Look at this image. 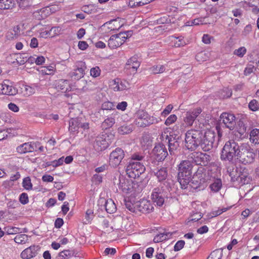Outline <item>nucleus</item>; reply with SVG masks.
I'll list each match as a JSON object with an SVG mask.
<instances>
[{
    "label": "nucleus",
    "instance_id": "obj_23",
    "mask_svg": "<svg viewBox=\"0 0 259 259\" xmlns=\"http://www.w3.org/2000/svg\"><path fill=\"white\" fill-rule=\"evenodd\" d=\"M2 94L8 96H14L18 93V90L12 85L9 80H5L2 83Z\"/></svg>",
    "mask_w": 259,
    "mask_h": 259
},
{
    "label": "nucleus",
    "instance_id": "obj_20",
    "mask_svg": "<svg viewBox=\"0 0 259 259\" xmlns=\"http://www.w3.org/2000/svg\"><path fill=\"white\" fill-rule=\"evenodd\" d=\"M109 146V143L105 135L97 136L93 143L94 149L97 152L105 150Z\"/></svg>",
    "mask_w": 259,
    "mask_h": 259
},
{
    "label": "nucleus",
    "instance_id": "obj_14",
    "mask_svg": "<svg viewBox=\"0 0 259 259\" xmlns=\"http://www.w3.org/2000/svg\"><path fill=\"white\" fill-rule=\"evenodd\" d=\"M167 155V149L162 143L156 145L152 151V156L158 161L164 160Z\"/></svg>",
    "mask_w": 259,
    "mask_h": 259
},
{
    "label": "nucleus",
    "instance_id": "obj_53",
    "mask_svg": "<svg viewBox=\"0 0 259 259\" xmlns=\"http://www.w3.org/2000/svg\"><path fill=\"white\" fill-rule=\"evenodd\" d=\"M177 119V117L175 114H171L165 121L164 124L167 125H170L174 123Z\"/></svg>",
    "mask_w": 259,
    "mask_h": 259
},
{
    "label": "nucleus",
    "instance_id": "obj_4",
    "mask_svg": "<svg viewBox=\"0 0 259 259\" xmlns=\"http://www.w3.org/2000/svg\"><path fill=\"white\" fill-rule=\"evenodd\" d=\"M255 156L253 149L248 144H242L237 158L242 164H248L253 162Z\"/></svg>",
    "mask_w": 259,
    "mask_h": 259
},
{
    "label": "nucleus",
    "instance_id": "obj_64",
    "mask_svg": "<svg viewBox=\"0 0 259 259\" xmlns=\"http://www.w3.org/2000/svg\"><path fill=\"white\" fill-rule=\"evenodd\" d=\"M35 151L38 152H42L44 151L45 148L42 146L40 142H35L34 143Z\"/></svg>",
    "mask_w": 259,
    "mask_h": 259
},
{
    "label": "nucleus",
    "instance_id": "obj_59",
    "mask_svg": "<svg viewBox=\"0 0 259 259\" xmlns=\"http://www.w3.org/2000/svg\"><path fill=\"white\" fill-rule=\"evenodd\" d=\"M213 38V37L211 36L210 35L204 34L202 36V41L204 44L208 45L211 43V41Z\"/></svg>",
    "mask_w": 259,
    "mask_h": 259
},
{
    "label": "nucleus",
    "instance_id": "obj_19",
    "mask_svg": "<svg viewBox=\"0 0 259 259\" xmlns=\"http://www.w3.org/2000/svg\"><path fill=\"white\" fill-rule=\"evenodd\" d=\"M136 206L137 208V212H140L143 213H149L154 209L151 202L145 199L136 202Z\"/></svg>",
    "mask_w": 259,
    "mask_h": 259
},
{
    "label": "nucleus",
    "instance_id": "obj_32",
    "mask_svg": "<svg viewBox=\"0 0 259 259\" xmlns=\"http://www.w3.org/2000/svg\"><path fill=\"white\" fill-rule=\"evenodd\" d=\"M20 35V27L19 26H15L13 30H11L7 33L6 36L8 39H16Z\"/></svg>",
    "mask_w": 259,
    "mask_h": 259
},
{
    "label": "nucleus",
    "instance_id": "obj_56",
    "mask_svg": "<svg viewBox=\"0 0 259 259\" xmlns=\"http://www.w3.org/2000/svg\"><path fill=\"white\" fill-rule=\"evenodd\" d=\"M222 256V253L217 250L213 251L207 259H220Z\"/></svg>",
    "mask_w": 259,
    "mask_h": 259
},
{
    "label": "nucleus",
    "instance_id": "obj_47",
    "mask_svg": "<svg viewBox=\"0 0 259 259\" xmlns=\"http://www.w3.org/2000/svg\"><path fill=\"white\" fill-rule=\"evenodd\" d=\"M125 205L126 208L131 212L137 213V208L136 206V202L133 203L130 201L125 200Z\"/></svg>",
    "mask_w": 259,
    "mask_h": 259
},
{
    "label": "nucleus",
    "instance_id": "obj_2",
    "mask_svg": "<svg viewBox=\"0 0 259 259\" xmlns=\"http://www.w3.org/2000/svg\"><path fill=\"white\" fill-rule=\"evenodd\" d=\"M241 149V145L233 140L227 141L223 148L221 158L223 160L232 161L238 156V153Z\"/></svg>",
    "mask_w": 259,
    "mask_h": 259
},
{
    "label": "nucleus",
    "instance_id": "obj_30",
    "mask_svg": "<svg viewBox=\"0 0 259 259\" xmlns=\"http://www.w3.org/2000/svg\"><path fill=\"white\" fill-rule=\"evenodd\" d=\"M117 112L116 111H114V112L112 113L111 117L105 119L102 123V127L105 129L112 127L115 123L114 117L115 115H117Z\"/></svg>",
    "mask_w": 259,
    "mask_h": 259
},
{
    "label": "nucleus",
    "instance_id": "obj_62",
    "mask_svg": "<svg viewBox=\"0 0 259 259\" xmlns=\"http://www.w3.org/2000/svg\"><path fill=\"white\" fill-rule=\"evenodd\" d=\"M20 202L23 204H25L28 202V195L25 193H22L19 197Z\"/></svg>",
    "mask_w": 259,
    "mask_h": 259
},
{
    "label": "nucleus",
    "instance_id": "obj_55",
    "mask_svg": "<svg viewBox=\"0 0 259 259\" xmlns=\"http://www.w3.org/2000/svg\"><path fill=\"white\" fill-rule=\"evenodd\" d=\"M185 243L184 240H179L178 241L174 246V250L175 251H178L182 249L185 245Z\"/></svg>",
    "mask_w": 259,
    "mask_h": 259
},
{
    "label": "nucleus",
    "instance_id": "obj_7",
    "mask_svg": "<svg viewBox=\"0 0 259 259\" xmlns=\"http://www.w3.org/2000/svg\"><path fill=\"white\" fill-rule=\"evenodd\" d=\"M158 122L157 118L150 116L144 110H139L136 113L135 123L139 127H145Z\"/></svg>",
    "mask_w": 259,
    "mask_h": 259
},
{
    "label": "nucleus",
    "instance_id": "obj_60",
    "mask_svg": "<svg viewBox=\"0 0 259 259\" xmlns=\"http://www.w3.org/2000/svg\"><path fill=\"white\" fill-rule=\"evenodd\" d=\"M64 162V157L60 158L57 160H54L52 162V164H48V165H53V167H56L60 165H61Z\"/></svg>",
    "mask_w": 259,
    "mask_h": 259
},
{
    "label": "nucleus",
    "instance_id": "obj_44",
    "mask_svg": "<svg viewBox=\"0 0 259 259\" xmlns=\"http://www.w3.org/2000/svg\"><path fill=\"white\" fill-rule=\"evenodd\" d=\"M164 66H152L149 68V71L153 74L161 73L164 71Z\"/></svg>",
    "mask_w": 259,
    "mask_h": 259
},
{
    "label": "nucleus",
    "instance_id": "obj_42",
    "mask_svg": "<svg viewBox=\"0 0 259 259\" xmlns=\"http://www.w3.org/2000/svg\"><path fill=\"white\" fill-rule=\"evenodd\" d=\"M142 63V58L137 55L131 57L127 61L126 65H133L138 64L140 65Z\"/></svg>",
    "mask_w": 259,
    "mask_h": 259
},
{
    "label": "nucleus",
    "instance_id": "obj_45",
    "mask_svg": "<svg viewBox=\"0 0 259 259\" xmlns=\"http://www.w3.org/2000/svg\"><path fill=\"white\" fill-rule=\"evenodd\" d=\"M20 8L25 9L31 6V0H16Z\"/></svg>",
    "mask_w": 259,
    "mask_h": 259
},
{
    "label": "nucleus",
    "instance_id": "obj_37",
    "mask_svg": "<svg viewBox=\"0 0 259 259\" xmlns=\"http://www.w3.org/2000/svg\"><path fill=\"white\" fill-rule=\"evenodd\" d=\"M68 85L69 81L66 79L59 80L56 83L57 89L63 92L67 91Z\"/></svg>",
    "mask_w": 259,
    "mask_h": 259
},
{
    "label": "nucleus",
    "instance_id": "obj_24",
    "mask_svg": "<svg viewBox=\"0 0 259 259\" xmlns=\"http://www.w3.org/2000/svg\"><path fill=\"white\" fill-rule=\"evenodd\" d=\"M179 138H176V136L173 135L166 136V140H167L168 144V149L170 154L171 155L174 153L179 146Z\"/></svg>",
    "mask_w": 259,
    "mask_h": 259
},
{
    "label": "nucleus",
    "instance_id": "obj_5",
    "mask_svg": "<svg viewBox=\"0 0 259 259\" xmlns=\"http://www.w3.org/2000/svg\"><path fill=\"white\" fill-rule=\"evenodd\" d=\"M165 183L160 184L158 186L154 188L151 191V199L158 206H161L164 204L165 199L167 197V192L163 187Z\"/></svg>",
    "mask_w": 259,
    "mask_h": 259
},
{
    "label": "nucleus",
    "instance_id": "obj_39",
    "mask_svg": "<svg viewBox=\"0 0 259 259\" xmlns=\"http://www.w3.org/2000/svg\"><path fill=\"white\" fill-rule=\"evenodd\" d=\"M178 181L181 184L182 188L183 189H186L187 188V185L189 184L190 182V180L191 179V177L190 176H186L184 177H179L178 176Z\"/></svg>",
    "mask_w": 259,
    "mask_h": 259
},
{
    "label": "nucleus",
    "instance_id": "obj_9",
    "mask_svg": "<svg viewBox=\"0 0 259 259\" xmlns=\"http://www.w3.org/2000/svg\"><path fill=\"white\" fill-rule=\"evenodd\" d=\"M227 171L231 177L232 182H236L238 184L244 185L247 184L249 180V178L245 174L241 173L237 171V168L234 165L228 166Z\"/></svg>",
    "mask_w": 259,
    "mask_h": 259
},
{
    "label": "nucleus",
    "instance_id": "obj_63",
    "mask_svg": "<svg viewBox=\"0 0 259 259\" xmlns=\"http://www.w3.org/2000/svg\"><path fill=\"white\" fill-rule=\"evenodd\" d=\"M26 237L25 235L19 234L17 235L15 238V241L18 243H24L25 238Z\"/></svg>",
    "mask_w": 259,
    "mask_h": 259
},
{
    "label": "nucleus",
    "instance_id": "obj_40",
    "mask_svg": "<svg viewBox=\"0 0 259 259\" xmlns=\"http://www.w3.org/2000/svg\"><path fill=\"white\" fill-rule=\"evenodd\" d=\"M21 256L23 259H29L32 257V246L24 250L21 253Z\"/></svg>",
    "mask_w": 259,
    "mask_h": 259
},
{
    "label": "nucleus",
    "instance_id": "obj_57",
    "mask_svg": "<svg viewBox=\"0 0 259 259\" xmlns=\"http://www.w3.org/2000/svg\"><path fill=\"white\" fill-rule=\"evenodd\" d=\"M68 256H70V252L69 250H65L60 252L58 255V259H66Z\"/></svg>",
    "mask_w": 259,
    "mask_h": 259
},
{
    "label": "nucleus",
    "instance_id": "obj_10",
    "mask_svg": "<svg viewBox=\"0 0 259 259\" xmlns=\"http://www.w3.org/2000/svg\"><path fill=\"white\" fill-rule=\"evenodd\" d=\"M215 134L213 131L208 130L203 134V136L200 141V146L204 151H208L212 147L214 142Z\"/></svg>",
    "mask_w": 259,
    "mask_h": 259
},
{
    "label": "nucleus",
    "instance_id": "obj_27",
    "mask_svg": "<svg viewBox=\"0 0 259 259\" xmlns=\"http://www.w3.org/2000/svg\"><path fill=\"white\" fill-rule=\"evenodd\" d=\"M42 75H53L55 71V66H40L36 68Z\"/></svg>",
    "mask_w": 259,
    "mask_h": 259
},
{
    "label": "nucleus",
    "instance_id": "obj_61",
    "mask_svg": "<svg viewBox=\"0 0 259 259\" xmlns=\"http://www.w3.org/2000/svg\"><path fill=\"white\" fill-rule=\"evenodd\" d=\"M93 216V211L92 210L88 209L85 215V223H89L92 219Z\"/></svg>",
    "mask_w": 259,
    "mask_h": 259
},
{
    "label": "nucleus",
    "instance_id": "obj_21",
    "mask_svg": "<svg viewBox=\"0 0 259 259\" xmlns=\"http://www.w3.org/2000/svg\"><path fill=\"white\" fill-rule=\"evenodd\" d=\"M200 108H197L187 112L184 117V121L187 126H192L197 117L201 113Z\"/></svg>",
    "mask_w": 259,
    "mask_h": 259
},
{
    "label": "nucleus",
    "instance_id": "obj_17",
    "mask_svg": "<svg viewBox=\"0 0 259 259\" xmlns=\"http://www.w3.org/2000/svg\"><path fill=\"white\" fill-rule=\"evenodd\" d=\"M220 121L230 130H233L236 125V117L234 114L230 113H223L220 116Z\"/></svg>",
    "mask_w": 259,
    "mask_h": 259
},
{
    "label": "nucleus",
    "instance_id": "obj_6",
    "mask_svg": "<svg viewBox=\"0 0 259 259\" xmlns=\"http://www.w3.org/2000/svg\"><path fill=\"white\" fill-rule=\"evenodd\" d=\"M132 35V31H127L112 35L108 40V46L111 49H116L121 46L126 39L131 37Z\"/></svg>",
    "mask_w": 259,
    "mask_h": 259
},
{
    "label": "nucleus",
    "instance_id": "obj_3",
    "mask_svg": "<svg viewBox=\"0 0 259 259\" xmlns=\"http://www.w3.org/2000/svg\"><path fill=\"white\" fill-rule=\"evenodd\" d=\"M203 133L199 130H191L185 134V146L191 150H194L199 145Z\"/></svg>",
    "mask_w": 259,
    "mask_h": 259
},
{
    "label": "nucleus",
    "instance_id": "obj_13",
    "mask_svg": "<svg viewBox=\"0 0 259 259\" xmlns=\"http://www.w3.org/2000/svg\"><path fill=\"white\" fill-rule=\"evenodd\" d=\"M124 157V152L123 150L120 148H116L110 154L109 165L113 167H116L120 164Z\"/></svg>",
    "mask_w": 259,
    "mask_h": 259
},
{
    "label": "nucleus",
    "instance_id": "obj_26",
    "mask_svg": "<svg viewBox=\"0 0 259 259\" xmlns=\"http://www.w3.org/2000/svg\"><path fill=\"white\" fill-rule=\"evenodd\" d=\"M85 68V66H83V67H78L74 69L72 72L70 73L71 77L75 80H78L83 77L84 75Z\"/></svg>",
    "mask_w": 259,
    "mask_h": 259
},
{
    "label": "nucleus",
    "instance_id": "obj_31",
    "mask_svg": "<svg viewBox=\"0 0 259 259\" xmlns=\"http://www.w3.org/2000/svg\"><path fill=\"white\" fill-rule=\"evenodd\" d=\"M105 201L104 207L106 211L109 213H113L116 210V206L111 199H109L107 200H103Z\"/></svg>",
    "mask_w": 259,
    "mask_h": 259
},
{
    "label": "nucleus",
    "instance_id": "obj_36",
    "mask_svg": "<svg viewBox=\"0 0 259 259\" xmlns=\"http://www.w3.org/2000/svg\"><path fill=\"white\" fill-rule=\"evenodd\" d=\"M250 141L255 144H259V129L254 128L251 131Z\"/></svg>",
    "mask_w": 259,
    "mask_h": 259
},
{
    "label": "nucleus",
    "instance_id": "obj_22",
    "mask_svg": "<svg viewBox=\"0 0 259 259\" xmlns=\"http://www.w3.org/2000/svg\"><path fill=\"white\" fill-rule=\"evenodd\" d=\"M209 179L208 175L206 174V169L204 167L200 166L198 168L197 170L194 174L192 180L198 182L199 180V184L204 183Z\"/></svg>",
    "mask_w": 259,
    "mask_h": 259
},
{
    "label": "nucleus",
    "instance_id": "obj_43",
    "mask_svg": "<svg viewBox=\"0 0 259 259\" xmlns=\"http://www.w3.org/2000/svg\"><path fill=\"white\" fill-rule=\"evenodd\" d=\"M132 128L131 125H123L119 127L118 129V133L121 135L127 134L132 132Z\"/></svg>",
    "mask_w": 259,
    "mask_h": 259
},
{
    "label": "nucleus",
    "instance_id": "obj_41",
    "mask_svg": "<svg viewBox=\"0 0 259 259\" xmlns=\"http://www.w3.org/2000/svg\"><path fill=\"white\" fill-rule=\"evenodd\" d=\"M222 187V181L221 179L216 180L212 184L210 185L209 188L214 192H218Z\"/></svg>",
    "mask_w": 259,
    "mask_h": 259
},
{
    "label": "nucleus",
    "instance_id": "obj_28",
    "mask_svg": "<svg viewBox=\"0 0 259 259\" xmlns=\"http://www.w3.org/2000/svg\"><path fill=\"white\" fill-rule=\"evenodd\" d=\"M154 173L159 182L165 180L167 177V170L166 167H161L159 169H156L154 171Z\"/></svg>",
    "mask_w": 259,
    "mask_h": 259
},
{
    "label": "nucleus",
    "instance_id": "obj_54",
    "mask_svg": "<svg viewBox=\"0 0 259 259\" xmlns=\"http://www.w3.org/2000/svg\"><path fill=\"white\" fill-rule=\"evenodd\" d=\"M229 208L228 207H223L222 208H219L217 210H213L211 212V217H214L219 215L221 214L223 212L226 211Z\"/></svg>",
    "mask_w": 259,
    "mask_h": 259
},
{
    "label": "nucleus",
    "instance_id": "obj_16",
    "mask_svg": "<svg viewBox=\"0 0 259 259\" xmlns=\"http://www.w3.org/2000/svg\"><path fill=\"white\" fill-rule=\"evenodd\" d=\"M193 167V164L190 161L188 160H183L179 165L178 177H192Z\"/></svg>",
    "mask_w": 259,
    "mask_h": 259
},
{
    "label": "nucleus",
    "instance_id": "obj_52",
    "mask_svg": "<svg viewBox=\"0 0 259 259\" xmlns=\"http://www.w3.org/2000/svg\"><path fill=\"white\" fill-rule=\"evenodd\" d=\"M145 156L143 154L138 153H135L131 156V159L130 161H142L144 158Z\"/></svg>",
    "mask_w": 259,
    "mask_h": 259
},
{
    "label": "nucleus",
    "instance_id": "obj_34",
    "mask_svg": "<svg viewBox=\"0 0 259 259\" xmlns=\"http://www.w3.org/2000/svg\"><path fill=\"white\" fill-rule=\"evenodd\" d=\"M32 146L31 143H25L17 148V151L20 153H25L32 152Z\"/></svg>",
    "mask_w": 259,
    "mask_h": 259
},
{
    "label": "nucleus",
    "instance_id": "obj_51",
    "mask_svg": "<svg viewBox=\"0 0 259 259\" xmlns=\"http://www.w3.org/2000/svg\"><path fill=\"white\" fill-rule=\"evenodd\" d=\"M91 75L94 77H97L100 76L101 74V69L100 68L96 66L95 67H93L90 70Z\"/></svg>",
    "mask_w": 259,
    "mask_h": 259
},
{
    "label": "nucleus",
    "instance_id": "obj_18",
    "mask_svg": "<svg viewBox=\"0 0 259 259\" xmlns=\"http://www.w3.org/2000/svg\"><path fill=\"white\" fill-rule=\"evenodd\" d=\"M114 92H120L130 88V83L125 80L116 78L110 82V85Z\"/></svg>",
    "mask_w": 259,
    "mask_h": 259
},
{
    "label": "nucleus",
    "instance_id": "obj_15",
    "mask_svg": "<svg viewBox=\"0 0 259 259\" xmlns=\"http://www.w3.org/2000/svg\"><path fill=\"white\" fill-rule=\"evenodd\" d=\"M122 25L123 23L119 19H113L105 23L102 26V30L105 33H108L119 30Z\"/></svg>",
    "mask_w": 259,
    "mask_h": 259
},
{
    "label": "nucleus",
    "instance_id": "obj_50",
    "mask_svg": "<svg viewBox=\"0 0 259 259\" xmlns=\"http://www.w3.org/2000/svg\"><path fill=\"white\" fill-rule=\"evenodd\" d=\"M22 184L23 187L27 190L31 189L32 188L31 179L29 177L25 178L23 180Z\"/></svg>",
    "mask_w": 259,
    "mask_h": 259
},
{
    "label": "nucleus",
    "instance_id": "obj_1",
    "mask_svg": "<svg viewBox=\"0 0 259 259\" xmlns=\"http://www.w3.org/2000/svg\"><path fill=\"white\" fill-rule=\"evenodd\" d=\"M113 183L115 185H118L117 191L125 194H131V195H135L142 190L138 183H134L131 180L126 179L121 175L119 176L118 179H115Z\"/></svg>",
    "mask_w": 259,
    "mask_h": 259
},
{
    "label": "nucleus",
    "instance_id": "obj_8",
    "mask_svg": "<svg viewBox=\"0 0 259 259\" xmlns=\"http://www.w3.org/2000/svg\"><path fill=\"white\" fill-rule=\"evenodd\" d=\"M145 170V166L139 161H130L126 168V172L128 176L134 179L139 177L144 173Z\"/></svg>",
    "mask_w": 259,
    "mask_h": 259
},
{
    "label": "nucleus",
    "instance_id": "obj_29",
    "mask_svg": "<svg viewBox=\"0 0 259 259\" xmlns=\"http://www.w3.org/2000/svg\"><path fill=\"white\" fill-rule=\"evenodd\" d=\"M206 17H200L192 20L188 21L185 23V26H191L193 25H204L209 23L206 20Z\"/></svg>",
    "mask_w": 259,
    "mask_h": 259
},
{
    "label": "nucleus",
    "instance_id": "obj_38",
    "mask_svg": "<svg viewBox=\"0 0 259 259\" xmlns=\"http://www.w3.org/2000/svg\"><path fill=\"white\" fill-rule=\"evenodd\" d=\"M171 234L170 233H160L154 237L153 241L155 243H158L166 240L170 236Z\"/></svg>",
    "mask_w": 259,
    "mask_h": 259
},
{
    "label": "nucleus",
    "instance_id": "obj_35",
    "mask_svg": "<svg viewBox=\"0 0 259 259\" xmlns=\"http://www.w3.org/2000/svg\"><path fill=\"white\" fill-rule=\"evenodd\" d=\"M51 10L52 9L50 7L41 9L38 12L36 13V14H38L39 16L37 17L38 19H44L46 18L52 13Z\"/></svg>",
    "mask_w": 259,
    "mask_h": 259
},
{
    "label": "nucleus",
    "instance_id": "obj_46",
    "mask_svg": "<svg viewBox=\"0 0 259 259\" xmlns=\"http://www.w3.org/2000/svg\"><path fill=\"white\" fill-rule=\"evenodd\" d=\"M249 109L252 111H256L259 109V103L257 101L253 99L248 104Z\"/></svg>",
    "mask_w": 259,
    "mask_h": 259
},
{
    "label": "nucleus",
    "instance_id": "obj_25",
    "mask_svg": "<svg viewBox=\"0 0 259 259\" xmlns=\"http://www.w3.org/2000/svg\"><path fill=\"white\" fill-rule=\"evenodd\" d=\"M168 40L170 45L175 48L181 47L186 45L184 37L182 36L178 37L170 36L168 37Z\"/></svg>",
    "mask_w": 259,
    "mask_h": 259
},
{
    "label": "nucleus",
    "instance_id": "obj_49",
    "mask_svg": "<svg viewBox=\"0 0 259 259\" xmlns=\"http://www.w3.org/2000/svg\"><path fill=\"white\" fill-rule=\"evenodd\" d=\"M114 105L112 102L107 101L104 102L101 106L102 110H112L114 108Z\"/></svg>",
    "mask_w": 259,
    "mask_h": 259
},
{
    "label": "nucleus",
    "instance_id": "obj_48",
    "mask_svg": "<svg viewBox=\"0 0 259 259\" xmlns=\"http://www.w3.org/2000/svg\"><path fill=\"white\" fill-rule=\"evenodd\" d=\"M247 50L244 47H241L234 51V54L238 57H242L246 53Z\"/></svg>",
    "mask_w": 259,
    "mask_h": 259
},
{
    "label": "nucleus",
    "instance_id": "obj_33",
    "mask_svg": "<svg viewBox=\"0 0 259 259\" xmlns=\"http://www.w3.org/2000/svg\"><path fill=\"white\" fill-rule=\"evenodd\" d=\"M15 5L14 0H0V9L8 10L12 9Z\"/></svg>",
    "mask_w": 259,
    "mask_h": 259
},
{
    "label": "nucleus",
    "instance_id": "obj_12",
    "mask_svg": "<svg viewBox=\"0 0 259 259\" xmlns=\"http://www.w3.org/2000/svg\"><path fill=\"white\" fill-rule=\"evenodd\" d=\"M80 128L83 130L89 129V123L81 122V119L79 118H71L69 121L68 130L69 132L72 134L78 133Z\"/></svg>",
    "mask_w": 259,
    "mask_h": 259
},
{
    "label": "nucleus",
    "instance_id": "obj_58",
    "mask_svg": "<svg viewBox=\"0 0 259 259\" xmlns=\"http://www.w3.org/2000/svg\"><path fill=\"white\" fill-rule=\"evenodd\" d=\"M172 108H173V106L171 104H169L165 107V108L161 112V115L162 117H165L166 116H167L170 113Z\"/></svg>",
    "mask_w": 259,
    "mask_h": 259
},
{
    "label": "nucleus",
    "instance_id": "obj_11",
    "mask_svg": "<svg viewBox=\"0 0 259 259\" xmlns=\"http://www.w3.org/2000/svg\"><path fill=\"white\" fill-rule=\"evenodd\" d=\"M189 159L197 165H207L211 159V157L208 154L200 152H194L189 155Z\"/></svg>",
    "mask_w": 259,
    "mask_h": 259
}]
</instances>
